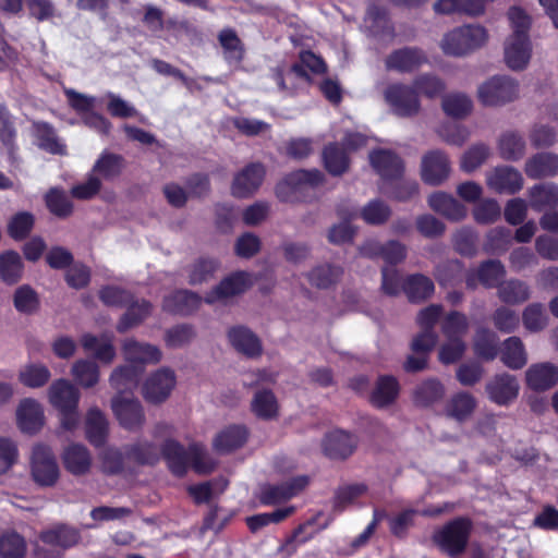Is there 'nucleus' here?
<instances>
[{"instance_id": "39", "label": "nucleus", "mask_w": 558, "mask_h": 558, "mask_svg": "<svg viewBox=\"0 0 558 558\" xmlns=\"http://www.w3.org/2000/svg\"><path fill=\"white\" fill-rule=\"evenodd\" d=\"M24 264L21 255L13 250L0 254V279L8 286L17 283L23 276Z\"/></svg>"}, {"instance_id": "28", "label": "nucleus", "mask_w": 558, "mask_h": 558, "mask_svg": "<svg viewBox=\"0 0 558 558\" xmlns=\"http://www.w3.org/2000/svg\"><path fill=\"white\" fill-rule=\"evenodd\" d=\"M248 434L244 425H230L217 434L213 444L214 449L219 453L233 452L246 444Z\"/></svg>"}, {"instance_id": "38", "label": "nucleus", "mask_w": 558, "mask_h": 558, "mask_svg": "<svg viewBox=\"0 0 558 558\" xmlns=\"http://www.w3.org/2000/svg\"><path fill=\"white\" fill-rule=\"evenodd\" d=\"M251 410L260 420L271 421L277 418L279 407L275 393L270 389L256 391L251 402Z\"/></svg>"}, {"instance_id": "25", "label": "nucleus", "mask_w": 558, "mask_h": 558, "mask_svg": "<svg viewBox=\"0 0 558 558\" xmlns=\"http://www.w3.org/2000/svg\"><path fill=\"white\" fill-rule=\"evenodd\" d=\"M161 454L170 472L182 477L189 470V452L178 440L168 438L161 446Z\"/></svg>"}, {"instance_id": "3", "label": "nucleus", "mask_w": 558, "mask_h": 558, "mask_svg": "<svg viewBox=\"0 0 558 558\" xmlns=\"http://www.w3.org/2000/svg\"><path fill=\"white\" fill-rule=\"evenodd\" d=\"M49 401L59 411L62 428L73 430L78 424L80 391L66 379H57L49 388Z\"/></svg>"}, {"instance_id": "55", "label": "nucleus", "mask_w": 558, "mask_h": 558, "mask_svg": "<svg viewBox=\"0 0 558 558\" xmlns=\"http://www.w3.org/2000/svg\"><path fill=\"white\" fill-rule=\"evenodd\" d=\"M51 373L44 364L31 363L24 366L19 374V380L28 388L44 387L50 379Z\"/></svg>"}, {"instance_id": "19", "label": "nucleus", "mask_w": 558, "mask_h": 558, "mask_svg": "<svg viewBox=\"0 0 558 558\" xmlns=\"http://www.w3.org/2000/svg\"><path fill=\"white\" fill-rule=\"evenodd\" d=\"M202 298L191 290H177L163 298L162 310L169 314L189 316L201 306Z\"/></svg>"}, {"instance_id": "1", "label": "nucleus", "mask_w": 558, "mask_h": 558, "mask_svg": "<svg viewBox=\"0 0 558 558\" xmlns=\"http://www.w3.org/2000/svg\"><path fill=\"white\" fill-rule=\"evenodd\" d=\"M472 530L470 518L457 517L434 532L433 542L448 557L458 558L465 551Z\"/></svg>"}, {"instance_id": "30", "label": "nucleus", "mask_w": 558, "mask_h": 558, "mask_svg": "<svg viewBox=\"0 0 558 558\" xmlns=\"http://www.w3.org/2000/svg\"><path fill=\"white\" fill-rule=\"evenodd\" d=\"M125 313L120 317L117 324V331L124 333L131 328L142 324L151 313L153 304L145 300H135L126 304Z\"/></svg>"}, {"instance_id": "4", "label": "nucleus", "mask_w": 558, "mask_h": 558, "mask_svg": "<svg viewBox=\"0 0 558 558\" xmlns=\"http://www.w3.org/2000/svg\"><path fill=\"white\" fill-rule=\"evenodd\" d=\"M488 39L487 29L481 25H463L447 33L441 41L448 56L461 57L481 48Z\"/></svg>"}, {"instance_id": "47", "label": "nucleus", "mask_w": 558, "mask_h": 558, "mask_svg": "<svg viewBox=\"0 0 558 558\" xmlns=\"http://www.w3.org/2000/svg\"><path fill=\"white\" fill-rule=\"evenodd\" d=\"M502 363L512 369H521L526 364V354L519 337H509L501 351Z\"/></svg>"}, {"instance_id": "62", "label": "nucleus", "mask_w": 558, "mask_h": 558, "mask_svg": "<svg viewBox=\"0 0 558 558\" xmlns=\"http://www.w3.org/2000/svg\"><path fill=\"white\" fill-rule=\"evenodd\" d=\"M26 555V542L19 533L11 531L0 536L1 558H24Z\"/></svg>"}, {"instance_id": "6", "label": "nucleus", "mask_w": 558, "mask_h": 558, "mask_svg": "<svg viewBox=\"0 0 558 558\" xmlns=\"http://www.w3.org/2000/svg\"><path fill=\"white\" fill-rule=\"evenodd\" d=\"M31 472L36 484L43 487L53 486L59 478V466L51 448L44 444L33 447Z\"/></svg>"}, {"instance_id": "63", "label": "nucleus", "mask_w": 558, "mask_h": 558, "mask_svg": "<svg viewBox=\"0 0 558 558\" xmlns=\"http://www.w3.org/2000/svg\"><path fill=\"white\" fill-rule=\"evenodd\" d=\"M13 304L17 312L33 314L39 308L40 301L38 293L29 284H23L15 290Z\"/></svg>"}, {"instance_id": "27", "label": "nucleus", "mask_w": 558, "mask_h": 558, "mask_svg": "<svg viewBox=\"0 0 558 558\" xmlns=\"http://www.w3.org/2000/svg\"><path fill=\"white\" fill-rule=\"evenodd\" d=\"M429 207L451 221H461L466 217V207L452 195L435 192L428 197Z\"/></svg>"}, {"instance_id": "56", "label": "nucleus", "mask_w": 558, "mask_h": 558, "mask_svg": "<svg viewBox=\"0 0 558 558\" xmlns=\"http://www.w3.org/2000/svg\"><path fill=\"white\" fill-rule=\"evenodd\" d=\"M441 107L447 116L463 119L471 113L473 104L466 95L457 93L444 96Z\"/></svg>"}, {"instance_id": "54", "label": "nucleus", "mask_w": 558, "mask_h": 558, "mask_svg": "<svg viewBox=\"0 0 558 558\" xmlns=\"http://www.w3.org/2000/svg\"><path fill=\"white\" fill-rule=\"evenodd\" d=\"M34 134L39 142L40 148L50 154H62L64 145H62L56 134L54 128L45 121L35 122Z\"/></svg>"}, {"instance_id": "59", "label": "nucleus", "mask_w": 558, "mask_h": 558, "mask_svg": "<svg viewBox=\"0 0 558 558\" xmlns=\"http://www.w3.org/2000/svg\"><path fill=\"white\" fill-rule=\"evenodd\" d=\"M294 512L293 507L276 509L272 512L257 513L246 518V525L252 533H256L270 523H279Z\"/></svg>"}, {"instance_id": "37", "label": "nucleus", "mask_w": 558, "mask_h": 558, "mask_svg": "<svg viewBox=\"0 0 558 558\" xmlns=\"http://www.w3.org/2000/svg\"><path fill=\"white\" fill-rule=\"evenodd\" d=\"M62 460L66 471L74 475L85 474L90 468L89 451L83 445L69 446L62 454Z\"/></svg>"}, {"instance_id": "60", "label": "nucleus", "mask_w": 558, "mask_h": 558, "mask_svg": "<svg viewBox=\"0 0 558 558\" xmlns=\"http://www.w3.org/2000/svg\"><path fill=\"white\" fill-rule=\"evenodd\" d=\"M72 375L78 385L92 388L99 380V368L94 361L78 360L72 366Z\"/></svg>"}, {"instance_id": "24", "label": "nucleus", "mask_w": 558, "mask_h": 558, "mask_svg": "<svg viewBox=\"0 0 558 558\" xmlns=\"http://www.w3.org/2000/svg\"><path fill=\"white\" fill-rule=\"evenodd\" d=\"M558 383V367L549 362L531 365L526 371V384L534 391H546Z\"/></svg>"}, {"instance_id": "49", "label": "nucleus", "mask_w": 558, "mask_h": 558, "mask_svg": "<svg viewBox=\"0 0 558 558\" xmlns=\"http://www.w3.org/2000/svg\"><path fill=\"white\" fill-rule=\"evenodd\" d=\"M16 135L12 114L0 104V142L7 148L10 158H14L17 151Z\"/></svg>"}, {"instance_id": "18", "label": "nucleus", "mask_w": 558, "mask_h": 558, "mask_svg": "<svg viewBox=\"0 0 558 558\" xmlns=\"http://www.w3.org/2000/svg\"><path fill=\"white\" fill-rule=\"evenodd\" d=\"M487 185L497 193L515 194L523 186V178L519 170L511 166H501L487 177Z\"/></svg>"}, {"instance_id": "14", "label": "nucleus", "mask_w": 558, "mask_h": 558, "mask_svg": "<svg viewBox=\"0 0 558 558\" xmlns=\"http://www.w3.org/2000/svg\"><path fill=\"white\" fill-rule=\"evenodd\" d=\"M427 62L423 49L418 47H403L393 50L385 59V66L388 71L411 73Z\"/></svg>"}, {"instance_id": "44", "label": "nucleus", "mask_w": 558, "mask_h": 558, "mask_svg": "<svg viewBox=\"0 0 558 558\" xmlns=\"http://www.w3.org/2000/svg\"><path fill=\"white\" fill-rule=\"evenodd\" d=\"M506 276V269L498 259H487L477 267V277L480 283L487 288H498Z\"/></svg>"}, {"instance_id": "31", "label": "nucleus", "mask_w": 558, "mask_h": 558, "mask_svg": "<svg viewBox=\"0 0 558 558\" xmlns=\"http://www.w3.org/2000/svg\"><path fill=\"white\" fill-rule=\"evenodd\" d=\"M39 539L46 545L68 549L80 542L81 535L78 530L65 524H59L51 529L41 531Z\"/></svg>"}, {"instance_id": "34", "label": "nucleus", "mask_w": 558, "mask_h": 558, "mask_svg": "<svg viewBox=\"0 0 558 558\" xmlns=\"http://www.w3.org/2000/svg\"><path fill=\"white\" fill-rule=\"evenodd\" d=\"M125 360L130 363L137 364H156L161 360V351L151 344L140 343L135 340H128L123 344Z\"/></svg>"}, {"instance_id": "10", "label": "nucleus", "mask_w": 558, "mask_h": 558, "mask_svg": "<svg viewBox=\"0 0 558 558\" xmlns=\"http://www.w3.org/2000/svg\"><path fill=\"white\" fill-rule=\"evenodd\" d=\"M266 168L262 162H251L234 175L231 193L238 198L252 196L262 185Z\"/></svg>"}, {"instance_id": "61", "label": "nucleus", "mask_w": 558, "mask_h": 558, "mask_svg": "<svg viewBox=\"0 0 558 558\" xmlns=\"http://www.w3.org/2000/svg\"><path fill=\"white\" fill-rule=\"evenodd\" d=\"M462 270V262L447 260L436 266L434 277L440 287H452L461 281Z\"/></svg>"}, {"instance_id": "13", "label": "nucleus", "mask_w": 558, "mask_h": 558, "mask_svg": "<svg viewBox=\"0 0 558 558\" xmlns=\"http://www.w3.org/2000/svg\"><path fill=\"white\" fill-rule=\"evenodd\" d=\"M407 246L397 240H389L385 243L369 240L360 247L362 256L383 258L389 266H396L402 263L407 257Z\"/></svg>"}, {"instance_id": "16", "label": "nucleus", "mask_w": 558, "mask_h": 558, "mask_svg": "<svg viewBox=\"0 0 558 558\" xmlns=\"http://www.w3.org/2000/svg\"><path fill=\"white\" fill-rule=\"evenodd\" d=\"M450 162L447 155L440 150H432L422 159L421 177L428 185H439L449 175Z\"/></svg>"}, {"instance_id": "11", "label": "nucleus", "mask_w": 558, "mask_h": 558, "mask_svg": "<svg viewBox=\"0 0 558 558\" xmlns=\"http://www.w3.org/2000/svg\"><path fill=\"white\" fill-rule=\"evenodd\" d=\"M177 383L175 374L169 368H161L151 374L143 386V396L149 403L166 401Z\"/></svg>"}, {"instance_id": "46", "label": "nucleus", "mask_w": 558, "mask_h": 558, "mask_svg": "<svg viewBox=\"0 0 558 558\" xmlns=\"http://www.w3.org/2000/svg\"><path fill=\"white\" fill-rule=\"evenodd\" d=\"M498 149L502 159L518 161L525 151L524 138L517 132H507L500 136Z\"/></svg>"}, {"instance_id": "32", "label": "nucleus", "mask_w": 558, "mask_h": 558, "mask_svg": "<svg viewBox=\"0 0 558 558\" xmlns=\"http://www.w3.org/2000/svg\"><path fill=\"white\" fill-rule=\"evenodd\" d=\"M402 291L412 303H421L429 299L435 292V284L430 278L423 274H413L402 283Z\"/></svg>"}, {"instance_id": "64", "label": "nucleus", "mask_w": 558, "mask_h": 558, "mask_svg": "<svg viewBox=\"0 0 558 558\" xmlns=\"http://www.w3.org/2000/svg\"><path fill=\"white\" fill-rule=\"evenodd\" d=\"M474 352L485 361H493L498 354L496 335L486 329L480 330L474 341Z\"/></svg>"}, {"instance_id": "51", "label": "nucleus", "mask_w": 558, "mask_h": 558, "mask_svg": "<svg viewBox=\"0 0 558 558\" xmlns=\"http://www.w3.org/2000/svg\"><path fill=\"white\" fill-rule=\"evenodd\" d=\"M124 168V158L113 153H102L96 160L93 171L105 180L118 178Z\"/></svg>"}, {"instance_id": "5", "label": "nucleus", "mask_w": 558, "mask_h": 558, "mask_svg": "<svg viewBox=\"0 0 558 558\" xmlns=\"http://www.w3.org/2000/svg\"><path fill=\"white\" fill-rule=\"evenodd\" d=\"M384 98L393 114L400 118H411L421 110V100L413 85L391 83L385 92Z\"/></svg>"}, {"instance_id": "33", "label": "nucleus", "mask_w": 558, "mask_h": 558, "mask_svg": "<svg viewBox=\"0 0 558 558\" xmlns=\"http://www.w3.org/2000/svg\"><path fill=\"white\" fill-rule=\"evenodd\" d=\"M85 434L90 445L102 447L108 437V421L98 408L88 410L85 422Z\"/></svg>"}, {"instance_id": "22", "label": "nucleus", "mask_w": 558, "mask_h": 558, "mask_svg": "<svg viewBox=\"0 0 558 558\" xmlns=\"http://www.w3.org/2000/svg\"><path fill=\"white\" fill-rule=\"evenodd\" d=\"M16 418L20 429L33 435L39 432L44 425V411L36 400L26 398L19 404Z\"/></svg>"}, {"instance_id": "50", "label": "nucleus", "mask_w": 558, "mask_h": 558, "mask_svg": "<svg viewBox=\"0 0 558 558\" xmlns=\"http://www.w3.org/2000/svg\"><path fill=\"white\" fill-rule=\"evenodd\" d=\"M35 226V216L29 211H17L7 226L8 235L14 241L26 240Z\"/></svg>"}, {"instance_id": "23", "label": "nucleus", "mask_w": 558, "mask_h": 558, "mask_svg": "<svg viewBox=\"0 0 558 558\" xmlns=\"http://www.w3.org/2000/svg\"><path fill=\"white\" fill-rule=\"evenodd\" d=\"M524 172L532 180L553 178L558 174V155L553 153H536L524 166Z\"/></svg>"}, {"instance_id": "53", "label": "nucleus", "mask_w": 558, "mask_h": 558, "mask_svg": "<svg viewBox=\"0 0 558 558\" xmlns=\"http://www.w3.org/2000/svg\"><path fill=\"white\" fill-rule=\"evenodd\" d=\"M48 210L58 218H68L73 213V203L66 193L59 187H51L45 195Z\"/></svg>"}, {"instance_id": "12", "label": "nucleus", "mask_w": 558, "mask_h": 558, "mask_svg": "<svg viewBox=\"0 0 558 558\" xmlns=\"http://www.w3.org/2000/svg\"><path fill=\"white\" fill-rule=\"evenodd\" d=\"M368 157L371 166L384 181L389 182L402 178L404 162L395 151L377 148L372 150Z\"/></svg>"}, {"instance_id": "29", "label": "nucleus", "mask_w": 558, "mask_h": 558, "mask_svg": "<svg viewBox=\"0 0 558 558\" xmlns=\"http://www.w3.org/2000/svg\"><path fill=\"white\" fill-rule=\"evenodd\" d=\"M128 461L137 465H156L160 460L157 445L148 440H137L123 447Z\"/></svg>"}, {"instance_id": "45", "label": "nucleus", "mask_w": 558, "mask_h": 558, "mask_svg": "<svg viewBox=\"0 0 558 558\" xmlns=\"http://www.w3.org/2000/svg\"><path fill=\"white\" fill-rule=\"evenodd\" d=\"M476 401L474 397L465 391L458 392L451 397L446 407L447 415L459 421H465L474 411Z\"/></svg>"}, {"instance_id": "35", "label": "nucleus", "mask_w": 558, "mask_h": 558, "mask_svg": "<svg viewBox=\"0 0 558 558\" xmlns=\"http://www.w3.org/2000/svg\"><path fill=\"white\" fill-rule=\"evenodd\" d=\"M323 165L330 175L340 177L349 170L350 157L338 143H330L324 147Z\"/></svg>"}, {"instance_id": "2", "label": "nucleus", "mask_w": 558, "mask_h": 558, "mask_svg": "<svg viewBox=\"0 0 558 558\" xmlns=\"http://www.w3.org/2000/svg\"><path fill=\"white\" fill-rule=\"evenodd\" d=\"M325 182V174L318 169H299L283 177L276 186V197L282 203L300 202L305 191Z\"/></svg>"}, {"instance_id": "17", "label": "nucleus", "mask_w": 558, "mask_h": 558, "mask_svg": "<svg viewBox=\"0 0 558 558\" xmlns=\"http://www.w3.org/2000/svg\"><path fill=\"white\" fill-rule=\"evenodd\" d=\"M519 389L515 376L508 373L497 374L486 384L489 400L498 405H508L515 400Z\"/></svg>"}, {"instance_id": "41", "label": "nucleus", "mask_w": 558, "mask_h": 558, "mask_svg": "<svg viewBox=\"0 0 558 558\" xmlns=\"http://www.w3.org/2000/svg\"><path fill=\"white\" fill-rule=\"evenodd\" d=\"M343 275V268L340 266L325 264L314 267L307 274L308 282L317 289H329L337 284Z\"/></svg>"}, {"instance_id": "21", "label": "nucleus", "mask_w": 558, "mask_h": 558, "mask_svg": "<svg viewBox=\"0 0 558 558\" xmlns=\"http://www.w3.org/2000/svg\"><path fill=\"white\" fill-rule=\"evenodd\" d=\"M231 345L241 354L254 359L263 353L259 338L245 326H234L228 331Z\"/></svg>"}, {"instance_id": "9", "label": "nucleus", "mask_w": 558, "mask_h": 558, "mask_svg": "<svg viewBox=\"0 0 558 558\" xmlns=\"http://www.w3.org/2000/svg\"><path fill=\"white\" fill-rule=\"evenodd\" d=\"M111 408L120 425L126 430H138L145 423L144 409L137 399L118 395L112 398Z\"/></svg>"}, {"instance_id": "52", "label": "nucleus", "mask_w": 558, "mask_h": 558, "mask_svg": "<svg viewBox=\"0 0 558 558\" xmlns=\"http://www.w3.org/2000/svg\"><path fill=\"white\" fill-rule=\"evenodd\" d=\"M412 85L418 97L422 95L428 99L437 98L446 90V83L444 80L432 73L417 75L413 80Z\"/></svg>"}, {"instance_id": "7", "label": "nucleus", "mask_w": 558, "mask_h": 558, "mask_svg": "<svg viewBox=\"0 0 558 558\" xmlns=\"http://www.w3.org/2000/svg\"><path fill=\"white\" fill-rule=\"evenodd\" d=\"M519 92L518 83L505 75H496L478 88V99L484 106H501L512 101Z\"/></svg>"}, {"instance_id": "48", "label": "nucleus", "mask_w": 558, "mask_h": 558, "mask_svg": "<svg viewBox=\"0 0 558 558\" xmlns=\"http://www.w3.org/2000/svg\"><path fill=\"white\" fill-rule=\"evenodd\" d=\"M142 372L143 367L134 363L120 366L111 373L109 379L110 385L119 392H122L123 390L137 385Z\"/></svg>"}, {"instance_id": "15", "label": "nucleus", "mask_w": 558, "mask_h": 558, "mask_svg": "<svg viewBox=\"0 0 558 558\" xmlns=\"http://www.w3.org/2000/svg\"><path fill=\"white\" fill-rule=\"evenodd\" d=\"M357 447V438L348 432L336 429L328 433L323 441L325 456L332 460H347Z\"/></svg>"}, {"instance_id": "43", "label": "nucleus", "mask_w": 558, "mask_h": 558, "mask_svg": "<svg viewBox=\"0 0 558 558\" xmlns=\"http://www.w3.org/2000/svg\"><path fill=\"white\" fill-rule=\"evenodd\" d=\"M531 291L529 286L519 280L510 279L502 281L498 287V296L506 304H521L529 300Z\"/></svg>"}, {"instance_id": "58", "label": "nucleus", "mask_w": 558, "mask_h": 558, "mask_svg": "<svg viewBox=\"0 0 558 558\" xmlns=\"http://www.w3.org/2000/svg\"><path fill=\"white\" fill-rule=\"evenodd\" d=\"M434 10L438 14H466L470 16H480L481 7L471 0H437L434 3Z\"/></svg>"}, {"instance_id": "40", "label": "nucleus", "mask_w": 558, "mask_h": 558, "mask_svg": "<svg viewBox=\"0 0 558 558\" xmlns=\"http://www.w3.org/2000/svg\"><path fill=\"white\" fill-rule=\"evenodd\" d=\"M531 207L536 211L558 205V186L554 183L535 184L529 190Z\"/></svg>"}, {"instance_id": "42", "label": "nucleus", "mask_w": 558, "mask_h": 558, "mask_svg": "<svg viewBox=\"0 0 558 558\" xmlns=\"http://www.w3.org/2000/svg\"><path fill=\"white\" fill-rule=\"evenodd\" d=\"M218 41L223 50L227 62L239 63L244 59V46L233 28L227 27L219 32Z\"/></svg>"}, {"instance_id": "20", "label": "nucleus", "mask_w": 558, "mask_h": 558, "mask_svg": "<svg viewBox=\"0 0 558 558\" xmlns=\"http://www.w3.org/2000/svg\"><path fill=\"white\" fill-rule=\"evenodd\" d=\"M532 56L530 37L510 36L505 45L506 64L514 71L526 68Z\"/></svg>"}, {"instance_id": "36", "label": "nucleus", "mask_w": 558, "mask_h": 558, "mask_svg": "<svg viewBox=\"0 0 558 558\" xmlns=\"http://www.w3.org/2000/svg\"><path fill=\"white\" fill-rule=\"evenodd\" d=\"M445 397V386L437 378H427L413 391V402L421 408H428L440 402Z\"/></svg>"}, {"instance_id": "57", "label": "nucleus", "mask_w": 558, "mask_h": 558, "mask_svg": "<svg viewBox=\"0 0 558 558\" xmlns=\"http://www.w3.org/2000/svg\"><path fill=\"white\" fill-rule=\"evenodd\" d=\"M371 28L377 36H395V27L385 7L372 4L367 9Z\"/></svg>"}, {"instance_id": "26", "label": "nucleus", "mask_w": 558, "mask_h": 558, "mask_svg": "<svg viewBox=\"0 0 558 558\" xmlns=\"http://www.w3.org/2000/svg\"><path fill=\"white\" fill-rule=\"evenodd\" d=\"M400 393V384L392 375H380L376 380L369 402L377 409H384L397 400Z\"/></svg>"}, {"instance_id": "8", "label": "nucleus", "mask_w": 558, "mask_h": 558, "mask_svg": "<svg viewBox=\"0 0 558 558\" xmlns=\"http://www.w3.org/2000/svg\"><path fill=\"white\" fill-rule=\"evenodd\" d=\"M253 286L251 275L243 270H238L225 277L205 295L207 304H214L229 298L240 295Z\"/></svg>"}]
</instances>
